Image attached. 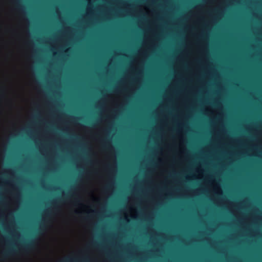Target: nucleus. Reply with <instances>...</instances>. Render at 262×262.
Masks as SVG:
<instances>
[{
    "instance_id": "1",
    "label": "nucleus",
    "mask_w": 262,
    "mask_h": 262,
    "mask_svg": "<svg viewBox=\"0 0 262 262\" xmlns=\"http://www.w3.org/2000/svg\"><path fill=\"white\" fill-rule=\"evenodd\" d=\"M125 212V218L127 221H129V217H136V215L135 213H136V210L133 208H126Z\"/></svg>"
},
{
    "instance_id": "3",
    "label": "nucleus",
    "mask_w": 262,
    "mask_h": 262,
    "mask_svg": "<svg viewBox=\"0 0 262 262\" xmlns=\"http://www.w3.org/2000/svg\"><path fill=\"white\" fill-rule=\"evenodd\" d=\"M85 161L86 162V163L87 164H91V163H92L91 160H90V159H89L88 158L85 159Z\"/></svg>"
},
{
    "instance_id": "4",
    "label": "nucleus",
    "mask_w": 262,
    "mask_h": 262,
    "mask_svg": "<svg viewBox=\"0 0 262 262\" xmlns=\"http://www.w3.org/2000/svg\"><path fill=\"white\" fill-rule=\"evenodd\" d=\"M150 165L151 166V167H154L156 166V163L154 162H152L150 164Z\"/></svg>"
},
{
    "instance_id": "6",
    "label": "nucleus",
    "mask_w": 262,
    "mask_h": 262,
    "mask_svg": "<svg viewBox=\"0 0 262 262\" xmlns=\"http://www.w3.org/2000/svg\"><path fill=\"white\" fill-rule=\"evenodd\" d=\"M217 193H219V194H221L222 193L221 190L220 189H219L217 191Z\"/></svg>"
},
{
    "instance_id": "5",
    "label": "nucleus",
    "mask_w": 262,
    "mask_h": 262,
    "mask_svg": "<svg viewBox=\"0 0 262 262\" xmlns=\"http://www.w3.org/2000/svg\"><path fill=\"white\" fill-rule=\"evenodd\" d=\"M107 142L105 141H104V147H107Z\"/></svg>"
},
{
    "instance_id": "7",
    "label": "nucleus",
    "mask_w": 262,
    "mask_h": 262,
    "mask_svg": "<svg viewBox=\"0 0 262 262\" xmlns=\"http://www.w3.org/2000/svg\"><path fill=\"white\" fill-rule=\"evenodd\" d=\"M17 7H18V8L19 7V5L18 4H17Z\"/></svg>"
},
{
    "instance_id": "2",
    "label": "nucleus",
    "mask_w": 262,
    "mask_h": 262,
    "mask_svg": "<svg viewBox=\"0 0 262 262\" xmlns=\"http://www.w3.org/2000/svg\"><path fill=\"white\" fill-rule=\"evenodd\" d=\"M23 167V163L21 160H18L15 164L12 166V169L15 172L20 171L22 169Z\"/></svg>"
}]
</instances>
